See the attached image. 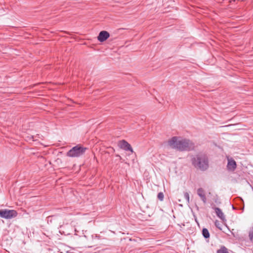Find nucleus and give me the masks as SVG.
<instances>
[{
  "instance_id": "f257e3e1",
  "label": "nucleus",
  "mask_w": 253,
  "mask_h": 253,
  "mask_svg": "<svg viewBox=\"0 0 253 253\" xmlns=\"http://www.w3.org/2000/svg\"><path fill=\"white\" fill-rule=\"evenodd\" d=\"M168 146L179 151H189L195 148L194 143L190 140L181 137L173 136L167 141Z\"/></svg>"
},
{
  "instance_id": "f03ea898",
  "label": "nucleus",
  "mask_w": 253,
  "mask_h": 253,
  "mask_svg": "<svg viewBox=\"0 0 253 253\" xmlns=\"http://www.w3.org/2000/svg\"><path fill=\"white\" fill-rule=\"evenodd\" d=\"M191 162L195 168L201 170H205L209 168L208 159L205 154H197L192 158Z\"/></svg>"
},
{
  "instance_id": "7ed1b4c3",
  "label": "nucleus",
  "mask_w": 253,
  "mask_h": 253,
  "mask_svg": "<svg viewBox=\"0 0 253 253\" xmlns=\"http://www.w3.org/2000/svg\"><path fill=\"white\" fill-rule=\"evenodd\" d=\"M86 150L87 148L79 144L70 149L67 152V156L70 157H79L83 155Z\"/></svg>"
},
{
  "instance_id": "20e7f679",
  "label": "nucleus",
  "mask_w": 253,
  "mask_h": 253,
  "mask_svg": "<svg viewBox=\"0 0 253 253\" xmlns=\"http://www.w3.org/2000/svg\"><path fill=\"white\" fill-rule=\"evenodd\" d=\"M17 212L13 210H0V217L5 219H10L17 216Z\"/></svg>"
},
{
  "instance_id": "39448f33",
  "label": "nucleus",
  "mask_w": 253,
  "mask_h": 253,
  "mask_svg": "<svg viewBox=\"0 0 253 253\" xmlns=\"http://www.w3.org/2000/svg\"><path fill=\"white\" fill-rule=\"evenodd\" d=\"M227 169L230 172H233L237 168V164L235 161L232 158L229 156L227 157Z\"/></svg>"
},
{
  "instance_id": "423d86ee",
  "label": "nucleus",
  "mask_w": 253,
  "mask_h": 253,
  "mask_svg": "<svg viewBox=\"0 0 253 253\" xmlns=\"http://www.w3.org/2000/svg\"><path fill=\"white\" fill-rule=\"evenodd\" d=\"M118 145H119V146L121 148L123 149L126 151H130L131 152H133V150H132L130 145L128 142H127L126 141H125L124 140L120 141L119 142Z\"/></svg>"
},
{
  "instance_id": "0eeeda50",
  "label": "nucleus",
  "mask_w": 253,
  "mask_h": 253,
  "mask_svg": "<svg viewBox=\"0 0 253 253\" xmlns=\"http://www.w3.org/2000/svg\"><path fill=\"white\" fill-rule=\"evenodd\" d=\"M110 36L109 33L105 31H101L97 37L98 40L100 42L105 41Z\"/></svg>"
},
{
  "instance_id": "6e6552de",
  "label": "nucleus",
  "mask_w": 253,
  "mask_h": 253,
  "mask_svg": "<svg viewBox=\"0 0 253 253\" xmlns=\"http://www.w3.org/2000/svg\"><path fill=\"white\" fill-rule=\"evenodd\" d=\"M197 193L198 195L200 197L203 203H206L207 202V198L206 197L205 190L202 188H199L197 189Z\"/></svg>"
},
{
  "instance_id": "1a4fd4ad",
  "label": "nucleus",
  "mask_w": 253,
  "mask_h": 253,
  "mask_svg": "<svg viewBox=\"0 0 253 253\" xmlns=\"http://www.w3.org/2000/svg\"><path fill=\"white\" fill-rule=\"evenodd\" d=\"M215 211L217 216L220 218L221 220H224L225 219V216L221 210L218 208H215Z\"/></svg>"
},
{
  "instance_id": "9d476101",
  "label": "nucleus",
  "mask_w": 253,
  "mask_h": 253,
  "mask_svg": "<svg viewBox=\"0 0 253 253\" xmlns=\"http://www.w3.org/2000/svg\"><path fill=\"white\" fill-rule=\"evenodd\" d=\"M202 234L205 238H209L210 237V233L208 230L206 228H204L202 230Z\"/></svg>"
},
{
  "instance_id": "9b49d317",
  "label": "nucleus",
  "mask_w": 253,
  "mask_h": 253,
  "mask_svg": "<svg viewBox=\"0 0 253 253\" xmlns=\"http://www.w3.org/2000/svg\"><path fill=\"white\" fill-rule=\"evenodd\" d=\"M217 253H228V252L227 249L225 247H223L217 251Z\"/></svg>"
},
{
  "instance_id": "f8f14e48",
  "label": "nucleus",
  "mask_w": 253,
  "mask_h": 253,
  "mask_svg": "<svg viewBox=\"0 0 253 253\" xmlns=\"http://www.w3.org/2000/svg\"><path fill=\"white\" fill-rule=\"evenodd\" d=\"M249 237L251 241L253 242V226L249 233Z\"/></svg>"
},
{
  "instance_id": "ddd939ff",
  "label": "nucleus",
  "mask_w": 253,
  "mask_h": 253,
  "mask_svg": "<svg viewBox=\"0 0 253 253\" xmlns=\"http://www.w3.org/2000/svg\"><path fill=\"white\" fill-rule=\"evenodd\" d=\"M158 198L161 201H162L164 200V195L163 192H160L158 193L157 196Z\"/></svg>"
},
{
  "instance_id": "4468645a",
  "label": "nucleus",
  "mask_w": 253,
  "mask_h": 253,
  "mask_svg": "<svg viewBox=\"0 0 253 253\" xmlns=\"http://www.w3.org/2000/svg\"><path fill=\"white\" fill-rule=\"evenodd\" d=\"M184 196L185 199L186 200L187 203H189V195L188 193L185 192L184 193Z\"/></svg>"
}]
</instances>
